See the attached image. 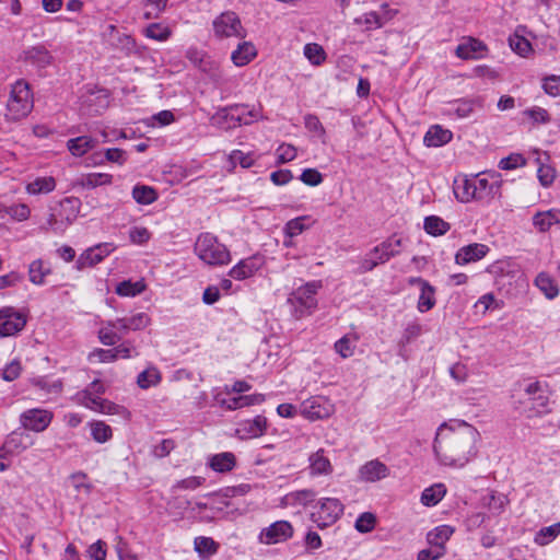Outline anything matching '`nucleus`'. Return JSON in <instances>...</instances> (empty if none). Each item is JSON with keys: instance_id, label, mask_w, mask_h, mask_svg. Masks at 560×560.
<instances>
[{"instance_id": "nucleus-1", "label": "nucleus", "mask_w": 560, "mask_h": 560, "mask_svg": "<svg viewBox=\"0 0 560 560\" xmlns=\"http://www.w3.org/2000/svg\"><path fill=\"white\" fill-rule=\"evenodd\" d=\"M478 439L477 429L464 420L443 422L433 441V453L439 464L462 469L477 456Z\"/></svg>"}, {"instance_id": "nucleus-2", "label": "nucleus", "mask_w": 560, "mask_h": 560, "mask_svg": "<svg viewBox=\"0 0 560 560\" xmlns=\"http://www.w3.org/2000/svg\"><path fill=\"white\" fill-rule=\"evenodd\" d=\"M492 180L481 175L463 177L454 182V195L459 202L477 201L489 205L500 196L501 182L491 175Z\"/></svg>"}, {"instance_id": "nucleus-3", "label": "nucleus", "mask_w": 560, "mask_h": 560, "mask_svg": "<svg viewBox=\"0 0 560 560\" xmlns=\"http://www.w3.org/2000/svg\"><path fill=\"white\" fill-rule=\"evenodd\" d=\"M323 288L320 280H313L296 288L288 298L292 314L296 319L310 316L317 308V293Z\"/></svg>"}, {"instance_id": "nucleus-4", "label": "nucleus", "mask_w": 560, "mask_h": 560, "mask_svg": "<svg viewBox=\"0 0 560 560\" xmlns=\"http://www.w3.org/2000/svg\"><path fill=\"white\" fill-rule=\"evenodd\" d=\"M194 249L198 258L210 266H224L231 261V254L226 246L211 233L200 234Z\"/></svg>"}, {"instance_id": "nucleus-5", "label": "nucleus", "mask_w": 560, "mask_h": 560, "mask_svg": "<svg viewBox=\"0 0 560 560\" xmlns=\"http://www.w3.org/2000/svg\"><path fill=\"white\" fill-rule=\"evenodd\" d=\"M33 108V97L30 84L24 80H18L11 89L7 103L5 119L18 121L25 118Z\"/></svg>"}, {"instance_id": "nucleus-6", "label": "nucleus", "mask_w": 560, "mask_h": 560, "mask_svg": "<svg viewBox=\"0 0 560 560\" xmlns=\"http://www.w3.org/2000/svg\"><path fill=\"white\" fill-rule=\"evenodd\" d=\"M105 385L98 381H93L84 390L78 393V399L82 406L89 408L95 412L104 413V415H120L125 411V408L114 404L110 400H95L92 399V395L97 394L102 397L105 393Z\"/></svg>"}, {"instance_id": "nucleus-7", "label": "nucleus", "mask_w": 560, "mask_h": 560, "mask_svg": "<svg viewBox=\"0 0 560 560\" xmlns=\"http://www.w3.org/2000/svg\"><path fill=\"white\" fill-rule=\"evenodd\" d=\"M401 241L389 238L370 250L362 259L361 272L371 271L377 265L388 261L392 257L399 254Z\"/></svg>"}, {"instance_id": "nucleus-8", "label": "nucleus", "mask_w": 560, "mask_h": 560, "mask_svg": "<svg viewBox=\"0 0 560 560\" xmlns=\"http://www.w3.org/2000/svg\"><path fill=\"white\" fill-rule=\"evenodd\" d=\"M212 28L218 39L243 38L245 36V28L242 25L241 19L233 11H225L218 15L212 21Z\"/></svg>"}, {"instance_id": "nucleus-9", "label": "nucleus", "mask_w": 560, "mask_h": 560, "mask_svg": "<svg viewBox=\"0 0 560 560\" xmlns=\"http://www.w3.org/2000/svg\"><path fill=\"white\" fill-rule=\"evenodd\" d=\"M54 412L43 408H30L24 410L20 417L19 422L25 431L35 433L44 432L52 422Z\"/></svg>"}, {"instance_id": "nucleus-10", "label": "nucleus", "mask_w": 560, "mask_h": 560, "mask_svg": "<svg viewBox=\"0 0 560 560\" xmlns=\"http://www.w3.org/2000/svg\"><path fill=\"white\" fill-rule=\"evenodd\" d=\"M299 412L310 421H316L330 417L334 405L324 396H312L301 402Z\"/></svg>"}, {"instance_id": "nucleus-11", "label": "nucleus", "mask_w": 560, "mask_h": 560, "mask_svg": "<svg viewBox=\"0 0 560 560\" xmlns=\"http://www.w3.org/2000/svg\"><path fill=\"white\" fill-rule=\"evenodd\" d=\"M27 323L24 313L12 306L0 308V337H12L22 331Z\"/></svg>"}, {"instance_id": "nucleus-12", "label": "nucleus", "mask_w": 560, "mask_h": 560, "mask_svg": "<svg viewBox=\"0 0 560 560\" xmlns=\"http://www.w3.org/2000/svg\"><path fill=\"white\" fill-rule=\"evenodd\" d=\"M293 534L294 529L292 524L281 520L262 528L258 535V540L265 545H276L289 540Z\"/></svg>"}, {"instance_id": "nucleus-13", "label": "nucleus", "mask_w": 560, "mask_h": 560, "mask_svg": "<svg viewBox=\"0 0 560 560\" xmlns=\"http://www.w3.org/2000/svg\"><path fill=\"white\" fill-rule=\"evenodd\" d=\"M318 503L319 509L313 517L320 527L334 524L343 514V504L336 498H324Z\"/></svg>"}, {"instance_id": "nucleus-14", "label": "nucleus", "mask_w": 560, "mask_h": 560, "mask_svg": "<svg viewBox=\"0 0 560 560\" xmlns=\"http://www.w3.org/2000/svg\"><path fill=\"white\" fill-rule=\"evenodd\" d=\"M114 250V246L110 243H101L85 249L77 259L75 267L78 270L93 267L101 262Z\"/></svg>"}, {"instance_id": "nucleus-15", "label": "nucleus", "mask_w": 560, "mask_h": 560, "mask_svg": "<svg viewBox=\"0 0 560 560\" xmlns=\"http://www.w3.org/2000/svg\"><path fill=\"white\" fill-rule=\"evenodd\" d=\"M33 443L34 441L27 432L21 430L12 431L8 434L1 446V454L19 455L32 446Z\"/></svg>"}, {"instance_id": "nucleus-16", "label": "nucleus", "mask_w": 560, "mask_h": 560, "mask_svg": "<svg viewBox=\"0 0 560 560\" xmlns=\"http://www.w3.org/2000/svg\"><path fill=\"white\" fill-rule=\"evenodd\" d=\"M390 469L380 459H371L360 466L358 470V479L362 482H377L387 478Z\"/></svg>"}, {"instance_id": "nucleus-17", "label": "nucleus", "mask_w": 560, "mask_h": 560, "mask_svg": "<svg viewBox=\"0 0 560 560\" xmlns=\"http://www.w3.org/2000/svg\"><path fill=\"white\" fill-rule=\"evenodd\" d=\"M382 13L376 11H370L354 19V23L364 26L365 31H372L381 28L388 20H390L395 12L388 10V5L384 3L382 7Z\"/></svg>"}, {"instance_id": "nucleus-18", "label": "nucleus", "mask_w": 560, "mask_h": 560, "mask_svg": "<svg viewBox=\"0 0 560 560\" xmlns=\"http://www.w3.org/2000/svg\"><path fill=\"white\" fill-rule=\"evenodd\" d=\"M490 248L486 244L471 243L460 247L455 254V262L464 266L481 260L487 256Z\"/></svg>"}, {"instance_id": "nucleus-19", "label": "nucleus", "mask_w": 560, "mask_h": 560, "mask_svg": "<svg viewBox=\"0 0 560 560\" xmlns=\"http://www.w3.org/2000/svg\"><path fill=\"white\" fill-rule=\"evenodd\" d=\"M264 264V259L261 256H252L238 261L231 270L229 275L231 278L235 280H245L252 276H254Z\"/></svg>"}, {"instance_id": "nucleus-20", "label": "nucleus", "mask_w": 560, "mask_h": 560, "mask_svg": "<svg viewBox=\"0 0 560 560\" xmlns=\"http://www.w3.org/2000/svg\"><path fill=\"white\" fill-rule=\"evenodd\" d=\"M486 52L487 46L474 37L464 38L455 49V55L464 60L483 58Z\"/></svg>"}, {"instance_id": "nucleus-21", "label": "nucleus", "mask_w": 560, "mask_h": 560, "mask_svg": "<svg viewBox=\"0 0 560 560\" xmlns=\"http://www.w3.org/2000/svg\"><path fill=\"white\" fill-rule=\"evenodd\" d=\"M267 424L266 417L259 415L254 419L240 422L236 434L242 440L259 438L266 432Z\"/></svg>"}, {"instance_id": "nucleus-22", "label": "nucleus", "mask_w": 560, "mask_h": 560, "mask_svg": "<svg viewBox=\"0 0 560 560\" xmlns=\"http://www.w3.org/2000/svg\"><path fill=\"white\" fill-rule=\"evenodd\" d=\"M24 60L37 69H45L54 62L51 52L44 45H35L24 50Z\"/></svg>"}, {"instance_id": "nucleus-23", "label": "nucleus", "mask_w": 560, "mask_h": 560, "mask_svg": "<svg viewBox=\"0 0 560 560\" xmlns=\"http://www.w3.org/2000/svg\"><path fill=\"white\" fill-rule=\"evenodd\" d=\"M127 334L120 330L118 319L102 323L98 329V339L105 346H114Z\"/></svg>"}, {"instance_id": "nucleus-24", "label": "nucleus", "mask_w": 560, "mask_h": 560, "mask_svg": "<svg viewBox=\"0 0 560 560\" xmlns=\"http://www.w3.org/2000/svg\"><path fill=\"white\" fill-rule=\"evenodd\" d=\"M308 463L311 476H328L334 470L330 459L325 455V451L323 448L311 454Z\"/></svg>"}, {"instance_id": "nucleus-25", "label": "nucleus", "mask_w": 560, "mask_h": 560, "mask_svg": "<svg viewBox=\"0 0 560 560\" xmlns=\"http://www.w3.org/2000/svg\"><path fill=\"white\" fill-rule=\"evenodd\" d=\"M533 225L540 232H548L553 225L560 224V210L549 209L546 211H538L533 215Z\"/></svg>"}, {"instance_id": "nucleus-26", "label": "nucleus", "mask_w": 560, "mask_h": 560, "mask_svg": "<svg viewBox=\"0 0 560 560\" xmlns=\"http://www.w3.org/2000/svg\"><path fill=\"white\" fill-rule=\"evenodd\" d=\"M75 202L77 200H73L71 198L63 199L60 203V207L62 209L70 207L71 212L67 214L65 219L61 220H59L56 214L51 213L47 219V224L49 229H51L54 232H62L69 224H71L77 217V208L74 207Z\"/></svg>"}, {"instance_id": "nucleus-27", "label": "nucleus", "mask_w": 560, "mask_h": 560, "mask_svg": "<svg viewBox=\"0 0 560 560\" xmlns=\"http://www.w3.org/2000/svg\"><path fill=\"white\" fill-rule=\"evenodd\" d=\"M481 108H483V98L481 96L460 98L452 104L454 114L460 119L469 117L476 109Z\"/></svg>"}, {"instance_id": "nucleus-28", "label": "nucleus", "mask_w": 560, "mask_h": 560, "mask_svg": "<svg viewBox=\"0 0 560 560\" xmlns=\"http://www.w3.org/2000/svg\"><path fill=\"white\" fill-rule=\"evenodd\" d=\"M412 282L417 283L420 288V295L417 305L418 311L421 313L430 311L435 305L434 288L421 278L413 279Z\"/></svg>"}, {"instance_id": "nucleus-29", "label": "nucleus", "mask_w": 560, "mask_h": 560, "mask_svg": "<svg viewBox=\"0 0 560 560\" xmlns=\"http://www.w3.org/2000/svg\"><path fill=\"white\" fill-rule=\"evenodd\" d=\"M454 532V527L450 525H440L427 534V540L431 547L445 552V544L450 540Z\"/></svg>"}, {"instance_id": "nucleus-30", "label": "nucleus", "mask_w": 560, "mask_h": 560, "mask_svg": "<svg viewBox=\"0 0 560 560\" xmlns=\"http://www.w3.org/2000/svg\"><path fill=\"white\" fill-rule=\"evenodd\" d=\"M236 465V457L231 452H222L219 454L211 455L208 458V466L215 472H229Z\"/></svg>"}, {"instance_id": "nucleus-31", "label": "nucleus", "mask_w": 560, "mask_h": 560, "mask_svg": "<svg viewBox=\"0 0 560 560\" xmlns=\"http://www.w3.org/2000/svg\"><path fill=\"white\" fill-rule=\"evenodd\" d=\"M453 133L448 129H443L441 126H431L424 135L423 143L427 147H441L452 140Z\"/></svg>"}, {"instance_id": "nucleus-32", "label": "nucleus", "mask_w": 560, "mask_h": 560, "mask_svg": "<svg viewBox=\"0 0 560 560\" xmlns=\"http://www.w3.org/2000/svg\"><path fill=\"white\" fill-rule=\"evenodd\" d=\"M534 284L548 300H555L559 295V285L547 272H539L534 280Z\"/></svg>"}, {"instance_id": "nucleus-33", "label": "nucleus", "mask_w": 560, "mask_h": 560, "mask_svg": "<svg viewBox=\"0 0 560 560\" xmlns=\"http://www.w3.org/2000/svg\"><path fill=\"white\" fill-rule=\"evenodd\" d=\"M117 319L120 330L126 334L143 329L150 324V317L145 313H137Z\"/></svg>"}, {"instance_id": "nucleus-34", "label": "nucleus", "mask_w": 560, "mask_h": 560, "mask_svg": "<svg viewBox=\"0 0 560 560\" xmlns=\"http://www.w3.org/2000/svg\"><path fill=\"white\" fill-rule=\"evenodd\" d=\"M257 56L256 47L249 42L241 43L231 54V59L236 67L248 65Z\"/></svg>"}, {"instance_id": "nucleus-35", "label": "nucleus", "mask_w": 560, "mask_h": 560, "mask_svg": "<svg viewBox=\"0 0 560 560\" xmlns=\"http://www.w3.org/2000/svg\"><path fill=\"white\" fill-rule=\"evenodd\" d=\"M32 386L40 392L42 396L49 400V396H57L62 392V382L60 380L50 381L46 376L36 377L31 381Z\"/></svg>"}, {"instance_id": "nucleus-36", "label": "nucleus", "mask_w": 560, "mask_h": 560, "mask_svg": "<svg viewBox=\"0 0 560 560\" xmlns=\"http://www.w3.org/2000/svg\"><path fill=\"white\" fill-rule=\"evenodd\" d=\"M97 145V140L89 136H80L69 139L67 148L73 156H82Z\"/></svg>"}, {"instance_id": "nucleus-37", "label": "nucleus", "mask_w": 560, "mask_h": 560, "mask_svg": "<svg viewBox=\"0 0 560 560\" xmlns=\"http://www.w3.org/2000/svg\"><path fill=\"white\" fill-rule=\"evenodd\" d=\"M264 401H265V395L252 394V395L234 397L229 400H222L221 406L225 407L228 410H236V409H240L243 407L260 405Z\"/></svg>"}, {"instance_id": "nucleus-38", "label": "nucleus", "mask_w": 560, "mask_h": 560, "mask_svg": "<svg viewBox=\"0 0 560 560\" xmlns=\"http://www.w3.org/2000/svg\"><path fill=\"white\" fill-rule=\"evenodd\" d=\"M112 183L113 175L107 173H89L78 179V185L86 189L110 185Z\"/></svg>"}, {"instance_id": "nucleus-39", "label": "nucleus", "mask_w": 560, "mask_h": 560, "mask_svg": "<svg viewBox=\"0 0 560 560\" xmlns=\"http://www.w3.org/2000/svg\"><path fill=\"white\" fill-rule=\"evenodd\" d=\"M88 428L92 439L100 444H104L112 440L113 430L110 425L101 420H92L88 422Z\"/></svg>"}, {"instance_id": "nucleus-40", "label": "nucleus", "mask_w": 560, "mask_h": 560, "mask_svg": "<svg viewBox=\"0 0 560 560\" xmlns=\"http://www.w3.org/2000/svg\"><path fill=\"white\" fill-rule=\"evenodd\" d=\"M56 188V180L51 176L37 177L33 182H30L25 190L30 195L49 194Z\"/></svg>"}, {"instance_id": "nucleus-41", "label": "nucleus", "mask_w": 560, "mask_h": 560, "mask_svg": "<svg viewBox=\"0 0 560 560\" xmlns=\"http://www.w3.org/2000/svg\"><path fill=\"white\" fill-rule=\"evenodd\" d=\"M445 493V486L435 483L422 491L420 501L425 506H434L444 498Z\"/></svg>"}, {"instance_id": "nucleus-42", "label": "nucleus", "mask_w": 560, "mask_h": 560, "mask_svg": "<svg viewBox=\"0 0 560 560\" xmlns=\"http://www.w3.org/2000/svg\"><path fill=\"white\" fill-rule=\"evenodd\" d=\"M50 273V268L43 259H35L28 265V279L35 285H43L45 277Z\"/></svg>"}, {"instance_id": "nucleus-43", "label": "nucleus", "mask_w": 560, "mask_h": 560, "mask_svg": "<svg viewBox=\"0 0 560 560\" xmlns=\"http://www.w3.org/2000/svg\"><path fill=\"white\" fill-rule=\"evenodd\" d=\"M144 290L145 283L142 279L137 281L125 280L116 285L115 292L119 296L133 298L141 294Z\"/></svg>"}, {"instance_id": "nucleus-44", "label": "nucleus", "mask_w": 560, "mask_h": 560, "mask_svg": "<svg viewBox=\"0 0 560 560\" xmlns=\"http://www.w3.org/2000/svg\"><path fill=\"white\" fill-rule=\"evenodd\" d=\"M142 34L156 42H166L172 36V30L162 23H151L143 28Z\"/></svg>"}, {"instance_id": "nucleus-45", "label": "nucleus", "mask_w": 560, "mask_h": 560, "mask_svg": "<svg viewBox=\"0 0 560 560\" xmlns=\"http://www.w3.org/2000/svg\"><path fill=\"white\" fill-rule=\"evenodd\" d=\"M357 341L354 334H347L335 342L334 348L341 358L347 359L353 355Z\"/></svg>"}, {"instance_id": "nucleus-46", "label": "nucleus", "mask_w": 560, "mask_h": 560, "mask_svg": "<svg viewBox=\"0 0 560 560\" xmlns=\"http://www.w3.org/2000/svg\"><path fill=\"white\" fill-rule=\"evenodd\" d=\"M560 535V522L547 527L540 528L535 537L534 542L538 546H546L553 541Z\"/></svg>"}, {"instance_id": "nucleus-47", "label": "nucleus", "mask_w": 560, "mask_h": 560, "mask_svg": "<svg viewBox=\"0 0 560 560\" xmlns=\"http://www.w3.org/2000/svg\"><path fill=\"white\" fill-rule=\"evenodd\" d=\"M425 232L433 236L444 235L450 230V224L436 215H430L424 219L423 225Z\"/></svg>"}, {"instance_id": "nucleus-48", "label": "nucleus", "mask_w": 560, "mask_h": 560, "mask_svg": "<svg viewBox=\"0 0 560 560\" xmlns=\"http://www.w3.org/2000/svg\"><path fill=\"white\" fill-rule=\"evenodd\" d=\"M132 198L140 205H151L158 199V194L150 186L136 185L132 189Z\"/></svg>"}, {"instance_id": "nucleus-49", "label": "nucleus", "mask_w": 560, "mask_h": 560, "mask_svg": "<svg viewBox=\"0 0 560 560\" xmlns=\"http://www.w3.org/2000/svg\"><path fill=\"white\" fill-rule=\"evenodd\" d=\"M255 162V156L252 153H245L241 150H233L228 156L229 170H234L237 165L243 168L250 167Z\"/></svg>"}, {"instance_id": "nucleus-50", "label": "nucleus", "mask_w": 560, "mask_h": 560, "mask_svg": "<svg viewBox=\"0 0 560 560\" xmlns=\"http://www.w3.org/2000/svg\"><path fill=\"white\" fill-rule=\"evenodd\" d=\"M3 215H10L12 220L22 222L30 218L31 209L25 203L12 205L10 207L2 206Z\"/></svg>"}, {"instance_id": "nucleus-51", "label": "nucleus", "mask_w": 560, "mask_h": 560, "mask_svg": "<svg viewBox=\"0 0 560 560\" xmlns=\"http://www.w3.org/2000/svg\"><path fill=\"white\" fill-rule=\"evenodd\" d=\"M509 45L514 52L522 57H526L532 51L530 42L517 33L509 37Z\"/></svg>"}, {"instance_id": "nucleus-52", "label": "nucleus", "mask_w": 560, "mask_h": 560, "mask_svg": "<svg viewBox=\"0 0 560 560\" xmlns=\"http://www.w3.org/2000/svg\"><path fill=\"white\" fill-rule=\"evenodd\" d=\"M167 2L168 0H143L144 19H158L166 9Z\"/></svg>"}, {"instance_id": "nucleus-53", "label": "nucleus", "mask_w": 560, "mask_h": 560, "mask_svg": "<svg viewBox=\"0 0 560 560\" xmlns=\"http://www.w3.org/2000/svg\"><path fill=\"white\" fill-rule=\"evenodd\" d=\"M304 55L312 65L319 66L326 59V54L323 47L318 44L312 43L304 46Z\"/></svg>"}, {"instance_id": "nucleus-54", "label": "nucleus", "mask_w": 560, "mask_h": 560, "mask_svg": "<svg viewBox=\"0 0 560 560\" xmlns=\"http://www.w3.org/2000/svg\"><path fill=\"white\" fill-rule=\"evenodd\" d=\"M160 373L156 369H147L142 371L137 377V384L139 387L147 389L151 386L156 385L160 382Z\"/></svg>"}, {"instance_id": "nucleus-55", "label": "nucleus", "mask_w": 560, "mask_h": 560, "mask_svg": "<svg viewBox=\"0 0 560 560\" xmlns=\"http://www.w3.org/2000/svg\"><path fill=\"white\" fill-rule=\"evenodd\" d=\"M71 483L78 495L89 497L92 491V485L86 481V475L79 471L70 476Z\"/></svg>"}, {"instance_id": "nucleus-56", "label": "nucleus", "mask_w": 560, "mask_h": 560, "mask_svg": "<svg viewBox=\"0 0 560 560\" xmlns=\"http://www.w3.org/2000/svg\"><path fill=\"white\" fill-rule=\"evenodd\" d=\"M186 58L202 71H207L209 62L206 60V54L197 47H189L185 54Z\"/></svg>"}, {"instance_id": "nucleus-57", "label": "nucleus", "mask_w": 560, "mask_h": 560, "mask_svg": "<svg viewBox=\"0 0 560 560\" xmlns=\"http://www.w3.org/2000/svg\"><path fill=\"white\" fill-rule=\"evenodd\" d=\"M525 393L528 396L529 400H537L538 405L542 408V409H538L537 412H544L548 399L546 396L539 394L540 393L539 382H532V383L527 384L525 387Z\"/></svg>"}, {"instance_id": "nucleus-58", "label": "nucleus", "mask_w": 560, "mask_h": 560, "mask_svg": "<svg viewBox=\"0 0 560 560\" xmlns=\"http://www.w3.org/2000/svg\"><path fill=\"white\" fill-rule=\"evenodd\" d=\"M314 500V492L312 490H300L288 493L285 495L287 504L306 505Z\"/></svg>"}, {"instance_id": "nucleus-59", "label": "nucleus", "mask_w": 560, "mask_h": 560, "mask_svg": "<svg viewBox=\"0 0 560 560\" xmlns=\"http://www.w3.org/2000/svg\"><path fill=\"white\" fill-rule=\"evenodd\" d=\"M175 121L173 112L164 109L148 119V126L151 127H165Z\"/></svg>"}, {"instance_id": "nucleus-60", "label": "nucleus", "mask_w": 560, "mask_h": 560, "mask_svg": "<svg viewBox=\"0 0 560 560\" xmlns=\"http://www.w3.org/2000/svg\"><path fill=\"white\" fill-rule=\"evenodd\" d=\"M277 163L284 164L296 158V149L292 144L282 143L276 150Z\"/></svg>"}, {"instance_id": "nucleus-61", "label": "nucleus", "mask_w": 560, "mask_h": 560, "mask_svg": "<svg viewBox=\"0 0 560 560\" xmlns=\"http://www.w3.org/2000/svg\"><path fill=\"white\" fill-rule=\"evenodd\" d=\"M526 164V159L520 153H512L506 158H503L499 162V168L501 170H515Z\"/></svg>"}, {"instance_id": "nucleus-62", "label": "nucleus", "mask_w": 560, "mask_h": 560, "mask_svg": "<svg viewBox=\"0 0 560 560\" xmlns=\"http://www.w3.org/2000/svg\"><path fill=\"white\" fill-rule=\"evenodd\" d=\"M354 526L355 529L360 533H369L375 526V516L369 512L362 513L357 518Z\"/></svg>"}, {"instance_id": "nucleus-63", "label": "nucleus", "mask_w": 560, "mask_h": 560, "mask_svg": "<svg viewBox=\"0 0 560 560\" xmlns=\"http://www.w3.org/2000/svg\"><path fill=\"white\" fill-rule=\"evenodd\" d=\"M537 177L544 187H549L556 178V171L550 165L541 164L537 170Z\"/></svg>"}, {"instance_id": "nucleus-64", "label": "nucleus", "mask_w": 560, "mask_h": 560, "mask_svg": "<svg viewBox=\"0 0 560 560\" xmlns=\"http://www.w3.org/2000/svg\"><path fill=\"white\" fill-rule=\"evenodd\" d=\"M151 237V233L144 226H133L129 231V238L131 243L137 245L145 244Z\"/></svg>"}]
</instances>
